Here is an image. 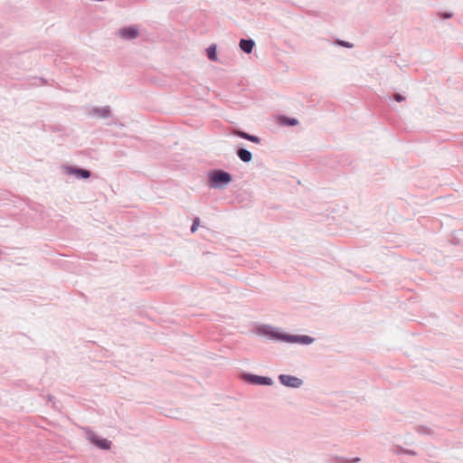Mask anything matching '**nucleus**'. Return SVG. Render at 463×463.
Returning a JSON list of instances; mask_svg holds the SVG:
<instances>
[{
	"instance_id": "ddd939ff",
	"label": "nucleus",
	"mask_w": 463,
	"mask_h": 463,
	"mask_svg": "<svg viewBox=\"0 0 463 463\" xmlns=\"http://www.w3.org/2000/svg\"><path fill=\"white\" fill-rule=\"evenodd\" d=\"M279 122L282 125L290 126V127H294L298 124V120L297 118H289V117H286V116H281L279 118Z\"/></svg>"
},
{
	"instance_id": "f3484780",
	"label": "nucleus",
	"mask_w": 463,
	"mask_h": 463,
	"mask_svg": "<svg viewBox=\"0 0 463 463\" xmlns=\"http://www.w3.org/2000/svg\"><path fill=\"white\" fill-rule=\"evenodd\" d=\"M393 99L397 102H402V101H403L405 99V98L402 94H400V93H395L393 95Z\"/></svg>"
},
{
	"instance_id": "39448f33",
	"label": "nucleus",
	"mask_w": 463,
	"mask_h": 463,
	"mask_svg": "<svg viewBox=\"0 0 463 463\" xmlns=\"http://www.w3.org/2000/svg\"><path fill=\"white\" fill-rule=\"evenodd\" d=\"M87 439L100 449L108 450L111 448V441L99 437L94 431H87Z\"/></svg>"
},
{
	"instance_id": "2eb2a0df",
	"label": "nucleus",
	"mask_w": 463,
	"mask_h": 463,
	"mask_svg": "<svg viewBox=\"0 0 463 463\" xmlns=\"http://www.w3.org/2000/svg\"><path fill=\"white\" fill-rule=\"evenodd\" d=\"M335 43L339 46L345 47V48H352L354 46L353 43L344 41V40H337Z\"/></svg>"
},
{
	"instance_id": "6e6552de",
	"label": "nucleus",
	"mask_w": 463,
	"mask_h": 463,
	"mask_svg": "<svg viewBox=\"0 0 463 463\" xmlns=\"http://www.w3.org/2000/svg\"><path fill=\"white\" fill-rule=\"evenodd\" d=\"M90 115L101 118H108L111 117V110L109 106L95 107L93 108Z\"/></svg>"
},
{
	"instance_id": "412c9836",
	"label": "nucleus",
	"mask_w": 463,
	"mask_h": 463,
	"mask_svg": "<svg viewBox=\"0 0 463 463\" xmlns=\"http://www.w3.org/2000/svg\"><path fill=\"white\" fill-rule=\"evenodd\" d=\"M404 454H408V455H411V456H415L416 452L414 450L405 449Z\"/></svg>"
},
{
	"instance_id": "1a4fd4ad",
	"label": "nucleus",
	"mask_w": 463,
	"mask_h": 463,
	"mask_svg": "<svg viewBox=\"0 0 463 463\" xmlns=\"http://www.w3.org/2000/svg\"><path fill=\"white\" fill-rule=\"evenodd\" d=\"M232 134L236 137H239L241 138H243V139H246L248 141H250L252 143H255V144H260V138L257 136H254V135H251V134H249L241 129H234L232 131Z\"/></svg>"
},
{
	"instance_id": "423d86ee",
	"label": "nucleus",
	"mask_w": 463,
	"mask_h": 463,
	"mask_svg": "<svg viewBox=\"0 0 463 463\" xmlns=\"http://www.w3.org/2000/svg\"><path fill=\"white\" fill-rule=\"evenodd\" d=\"M65 173L67 175H73L79 179H88L90 177L91 173L88 169L80 168L77 166H66Z\"/></svg>"
},
{
	"instance_id": "9b49d317",
	"label": "nucleus",
	"mask_w": 463,
	"mask_h": 463,
	"mask_svg": "<svg viewBox=\"0 0 463 463\" xmlns=\"http://www.w3.org/2000/svg\"><path fill=\"white\" fill-rule=\"evenodd\" d=\"M236 155L243 163H249L252 160L251 152L244 147H238L236 149Z\"/></svg>"
},
{
	"instance_id": "4468645a",
	"label": "nucleus",
	"mask_w": 463,
	"mask_h": 463,
	"mask_svg": "<svg viewBox=\"0 0 463 463\" xmlns=\"http://www.w3.org/2000/svg\"><path fill=\"white\" fill-rule=\"evenodd\" d=\"M415 430L420 434H427V435L432 434V430L426 426H417L415 428Z\"/></svg>"
},
{
	"instance_id": "f257e3e1",
	"label": "nucleus",
	"mask_w": 463,
	"mask_h": 463,
	"mask_svg": "<svg viewBox=\"0 0 463 463\" xmlns=\"http://www.w3.org/2000/svg\"><path fill=\"white\" fill-rule=\"evenodd\" d=\"M255 334L266 336L275 342L294 343L300 345H311L315 338L306 335H290L281 331L279 327L270 325H260L255 328Z\"/></svg>"
},
{
	"instance_id": "9d476101",
	"label": "nucleus",
	"mask_w": 463,
	"mask_h": 463,
	"mask_svg": "<svg viewBox=\"0 0 463 463\" xmlns=\"http://www.w3.org/2000/svg\"><path fill=\"white\" fill-rule=\"evenodd\" d=\"M239 46L242 52H244L247 54L251 53L254 46L255 42L252 39H241Z\"/></svg>"
},
{
	"instance_id": "f8f14e48",
	"label": "nucleus",
	"mask_w": 463,
	"mask_h": 463,
	"mask_svg": "<svg viewBox=\"0 0 463 463\" xmlns=\"http://www.w3.org/2000/svg\"><path fill=\"white\" fill-rule=\"evenodd\" d=\"M207 58L212 61H216L217 57V47L216 44L213 43L206 49Z\"/></svg>"
},
{
	"instance_id": "0eeeda50",
	"label": "nucleus",
	"mask_w": 463,
	"mask_h": 463,
	"mask_svg": "<svg viewBox=\"0 0 463 463\" xmlns=\"http://www.w3.org/2000/svg\"><path fill=\"white\" fill-rule=\"evenodd\" d=\"M118 34L121 38L126 40L136 39L139 35V32L137 26L131 25L123 27L118 31Z\"/></svg>"
},
{
	"instance_id": "aec40b11",
	"label": "nucleus",
	"mask_w": 463,
	"mask_h": 463,
	"mask_svg": "<svg viewBox=\"0 0 463 463\" xmlns=\"http://www.w3.org/2000/svg\"><path fill=\"white\" fill-rule=\"evenodd\" d=\"M359 461H360L359 458H352L350 460H346L345 463H357Z\"/></svg>"
},
{
	"instance_id": "6ab92c4d",
	"label": "nucleus",
	"mask_w": 463,
	"mask_h": 463,
	"mask_svg": "<svg viewBox=\"0 0 463 463\" xmlns=\"http://www.w3.org/2000/svg\"><path fill=\"white\" fill-rule=\"evenodd\" d=\"M404 452H405V449L402 448L401 446H398L396 448V451H395L396 454H401V453L404 454Z\"/></svg>"
},
{
	"instance_id": "a211bd4d",
	"label": "nucleus",
	"mask_w": 463,
	"mask_h": 463,
	"mask_svg": "<svg viewBox=\"0 0 463 463\" xmlns=\"http://www.w3.org/2000/svg\"><path fill=\"white\" fill-rule=\"evenodd\" d=\"M439 17L442 19H448V18L452 17V14L451 13H440Z\"/></svg>"
},
{
	"instance_id": "dca6fc26",
	"label": "nucleus",
	"mask_w": 463,
	"mask_h": 463,
	"mask_svg": "<svg viewBox=\"0 0 463 463\" xmlns=\"http://www.w3.org/2000/svg\"><path fill=\"white\" fill-rule=\"evenodd\" d=\"M199 223H200V219H199L198 217H195V218L194 219V221H193V224H192V226H191V232H194L197 230V228H198V226H199Z\"/></svg>"
},
{
	"instance_id": "7ed1b4c3",
	"label": "nucleus",
	"mask_w": 463,
	"mask_h": 463,
	"mask_svg": "<svg viewBox=\"0 0 463 463\" xmlns=\"http://www.w3.org/2000/svg\"><path fill=\"white\" fill-rule=\"evenodd\" d=\"M241 379L244 382L254 385L271 386L274 383L270 377L256 375L250 373H243L241 374Z\"/></svg>"
},
{
	"instance_id": "20e7f679",
	"label": "nucleus",
	"mask_w": 463,
	"mask_h": 463,
	"mask_svg": "<svg viewBox=\"0 0 463 463\" xmlns=\"http://www.w3.org/2000/svg\"><path fill=\"white\" fill-rule=\"evenodd\" d=\"M278 380L280 384L293 389H298L303 385V380L290 374H279Z\"/></svg>"
},
{
	"instance_id": "f03ea898",
	"label": "nucleus",
	"mask_w": 463,
	"mask_h": 463,
	"mask_svg": "<svg viewBox=\"0 0 463 463\" xmlns=\"http://www.w3.org/2000/svg\"><path fill=\"white\" fill-rule=\"evenodd\" d=\"M232 181V175L222 169H213L207 173V185L212 189H223Z\"/></svg>"
}]
</instances>
